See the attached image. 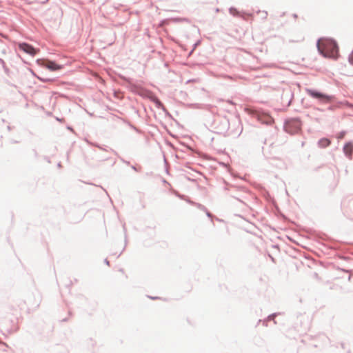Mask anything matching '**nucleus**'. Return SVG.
Wrapping results in <instances>:
<instances>
[{"mask_svg": "<svg viewBox=\"0 0 353 353\" xmlns=\"http://www.w3.org/2000/svg\"><path fill=\"white\" fill-rule=\"evenodd\" d=\"M317 47L319 52L325 57L336 59L339 50L336 43L332 39H321L319 40Z\"/></svg>", "mask_w": 353, "mask_h": 353, "instance_id": "nucleus-1", "label": "nucleus"}, {"mask_svg": "<svg viewBox=\"0 0 353 353\" xmlns=\"http://www.w3.org/2000/svg\"><path fill=\"white\" fill-rule=\"evenodd\" d=\"M306 92L312 97L317 99L321 101L327 103L332 101V97L322 92L312 89H306Z\"/></svg>", "mask_w": 353, "mask_h": 353, "instance_id": "nucleus-2", "label": "nucleus"}, {"mask_svg": "<svg viewBox=\"0 0 353 353\" xmlns=\"http://www.w3.org/2000/svg\"><path fill=\"white\" fill-rule=\"evenodd\" d=\"M37 63L51 71H57L62 69V65L57 64L56 62L48 59H39Z\"/></svg>", "mask_w": 353, "mask_h": 353, "instance_id": "nucleus-3", "label": "nucleus"}, {"mask_svg": "<svg viewBox=\"0 0 353 353\" xmlns=\"http://www.w3.org/2000/svg\"><path fill=\"white\" fill-rule=\"evenodd\" d=\"M18 46L20 50L31 56L35 55L39 51V49H35L33 46L26 43H19Z\"/></svg>", "mask_w": 353, "mask_h": 353, "instance_id": "nucleus-4", "label": "nucleus"}, {"mask_svg": "<svg viewBox=\"0 0 353 353\" xmlns=\"http://www.w3.org/2000/svg\"><path fill=\"white\" fill-rule=\"evenodd\" d=\"M330 141L328 139L323 138L319 140V145L321 148H326L330 145Z\"/></svg>", "mask_w": 353, "mask_h": 353, "instance_id": "nucleus-5", "label": "nucleus"}, {"mask_svg": "<svg viewBox=\"0 0 353 353\" xmlns=\"http://www.w3.org/2000/svg\"><path fill=\"white\" fill-rule=\"evenodd\" d=\"M353 150V145L351 143H347L343 148V151L345 154L350 156Z\"/></svg>", "mask_w": 353, "mask_h": 353, "instance_id": "nucleus-6", "label": "nucleus"}, {"mask_svg": "<svg viewBox=\"0 0 353 353\" xmlns=\"http://www.w3.org/2000/svg\"><path fill=\"white\" fill-rule=\"evenodd\" d=\"M258 13L259 14H261V17L263 18V19H266L267 17H268V12L266 11H259Z\"/></svg>", "mask_w": 353, "mask_h": 353, "instance_id": "nucleus-7", "label": "nucleus"}, {"mask_svg": "<svg viewBox=\"0 0 353 353\" xmlns=\"http://www.w3.org/2000/svg\"><path fill=\"white\" fill-rule=\"evenodd\" d=\"M349 62L353 65V51L351 52V54L349 56Z\"/></svg>", "mask_w": 353, "mask_h": 353, "instance_id": "nucleus-8", "label": "nucleus"}]
</instances>
